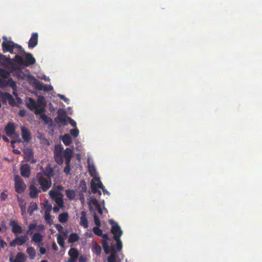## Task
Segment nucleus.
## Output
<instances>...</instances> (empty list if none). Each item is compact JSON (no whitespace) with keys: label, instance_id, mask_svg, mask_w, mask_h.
Instances as JSON below:
<instances>
[{"label":"nucleus","instance_id":"obj_37","mask_svg":"<svg viewBox=\"0 0 262 262\" xmlns=\"http://www.w3.org/2000/svg\"><path fill=\"white\" fill-rule=\"evenodd\" d=\"M116 241V248L118 251H120L122 249V243L120 239V237L115 235L114 238Z\"/></svg>","mask_w":262,"mask_h":262},{"label":"nucleus","instance_id":"obj_44","mask_svg":"<svg viewBox=\"0 0 262 262\" xmlns=\"http://www.w3.org/2000/svg\"><path fill=\"white\" fill-rule=\"evenodd\" d=\"M93 231L94 233L98 235V236H101L102 235V230L99 228V227H94L93 228Z\"/></svg>","mask_w":262,"mask_h":262},{"label":"nucleus","instance_id":"obj_45","mask_svg":"<svg viewBox=\"0 0 262 262\" xmlns=\"http://www.w3.org/2000/svg\"><path fill=\"white\" fill-rule=\"evenodd\" d=\"M94 179V181H97L98 183L96 184L98 188H101L103 192H104V186L102 184V182L100 180V179L99 178H95Z\"/></svg>","mask_w":262,"mask_h":262},{"label":"nucleus","instance_id":"obj_1","mask_svg":"<svg viewBox=\"0 0 262 262\" xmlns=\"http://www.w3.org/2000/svg\"><path fill=\"white\" fill-rule=\"evenodd\" d=\"M73 156V150L69 147L64 150L62 145H56L54 148V158L55 161L59 165L63 163V159L65 158L66 167L63 169V172L67 174L70 173L71 170L70 163Z\"/></svg>","mask_w":262,"mask_h":262},{"label":"nucleus","instance_id":"obj_24","mask_svg":"<svg viewBox=\"0 0 262 262\" xmlns=\"http://www.w3.org/2000/svg\"><path fill=\"white\" fill-rule=\"evenodd\" d=\"M111 251L112 252L107 258V262H120V260H117L118 256L116 252L114 251L113 248H112Z\"/></svg>","mask_w":262,"mask_h":262},{"label":"nucleus","instance_id":"obj_53","mask_svg":"<svg viewBox=\"0 0 262 262\" xmlns=\"http://www.w3.org/2000/svg\"><path fill=\"white\" fill-rule=\"evenodd\" d=\"M68 120L69 121V123L73 127L76 126V122L70 117H68Z\"/></svg>","mask_w":262,"mask_h":262},{"label":"nucleus","instance_id":"obj_6","mask_svg":"<svg viewBox=\"0 0 262 262\" xmlns=\"http://www.w3.org/2000/svg\"><path fill=\"white\" fill-rule=\"evenodd\" d=\"M3 39H5L2 42V47L4 53L9 52L13 54L14 49V42L11 40H7L6 36H3Z\"/></svg>","mask_w":262,"mask_h":262},{"label":"nucleus","instance_id":"obj_4","mask_svg":"<svg viewBox=\"0 0 262 262\" xmlns=\"http://www.w3.org/2000/svg\"><path fill=\"white\" fill-rule=\"evenodd\" d=\"M15 189L18 193H22L26 188V185L23 180L18 176L14 177Z\"/></svg>","mask_w":262,"mask_h":262},{"label":"nucleus","instance_id":"obj_15","mask_svg":"<svg viewBox=\"0 0 262 262\" xmlns=\"http://www.w3.org/2000/svg\"><path fill=\"white\" fill-rule=\"evenodd\" d=\"M25 159L27 162H29L31 163H35L36 161L33 159L34 153L31 149L27 148L24 151Z\"/></svg>","mask_w":262,"mask_h":262},{"label":"nucleus","instance_id":"obj_11","mask_svg":"<svg viewBox=\"0 0 262 262\" xmlns=\"http://www.w3.org/2000/svg\"><path fill=\"white\" fill-rule=\"evenodd\" d=\"M20 174L22 177L28 178L31 174V168L28 164H25L21 165L20 167Z\"/></svg>","mask_w":262,"mask_h":262},{"label":"nucleus","instance_id":"obj_60","mask_svg":"<svg viewBox=\"0 0 262 262\" xmlns=\"http://www.w3.org/2000/svg\"><path fill=\"white\" fill-rule=\"evenodd\" d=\"M6 80L0 78V87L3 88L5 86Z\"/></svg>","mask_w":262,"mask_h":262},{"label":"nucleus","instance_id":"obj_8","mask_svg":"<svg viewBox=\"0 0 262 262\" xmlns=\"http://www.w3.org/2000/svg\"><path fill=\"white\" fill-rule=\"evenodd\" d=\"M109 223L112 225L111 230V233L114 235L113 238H114L115 235L121 237L123 234V231L118 224L113 220H110Z\"/></svg>","mask_w":262,"mask_h":262},{"label":"nucleus","instance_id":"obj_22","mask_svg":"<svg viewBox=\"0 0 262 262\" xmlns=\"http://www.w3.org/2000/svg\"><path fill=\"white\" fill-rule=\"evenodd\" d=\"M42 174L45 177H47V178L51 179V178L53 177L54 175V170L52 167H51L50 166H48L45 167V170L43 171Z\"/></svg>","mask_w":262,"mask_h":262},{"label":"nucleus","instance_id":"obj_21","mask_svg":"<svg viewBox=\"0 0 262 262\" xmlns=\"http://www.w3.org/2000/svg\"><path fill=\"white\" fill-rule=\"evenodd\" d=\"M80 225L84 228H87L89 226L88 221L87 219V214L85 211L81 212V216L80 217Z\"/></svg>","mask_w":262,"mask_h":262},{"label":"nucleus","instance_id":"obj_52","mask_svg":"<svg viewBox=\"0 0 262 262\" xmlns=\"http://www.w3.org/2000/svg\"><path fill=\"white\" fill-rule=\"evenodd\" d=\"M15 48L19 50L21 53H24L25 52L21 46L14 42V49Z\"/></svg>","mask_w":262,"mask_h":262},{"label":"nucleus","instance_id":"obj_34","mask_svg":"<svg viewBox=\"0 0 262 262\" xmlns=\"http://www.w3.org/2000/svg\"><path fill=\"white\" fill-rule=\"evenodd\" d=\"M37 208L38 206L37 204L35 202H31L28 208V212L30 215H31L34 211L37 209Z\"/></svg>","mask_w":262,"mask_h":262},{"label":"nucleus","instance_id":"obj_55","mask_svg":"<svg viewBox=\"0 0 262 262\" xmlns=\"http://www.w3.org/2000/svg\"><path fill=\"white\" fill-rule=\"evenodd\" d=\"M89 171L91 176H93V172H96V169L94 166H89Z\"/></svg>","mask_w":262,"mask_h":262},{"label":"nucleus","instance_id":"obj_41","mask_svg":"<svg viewBox=\"0 0 262 262\" xmlns=\"http://www.w3.org/2000/svg\"><path fill=\"white\" fill-rule=\"evenodd\" d=\"M10 73L7 70L0 68V76L4 78H7Z\"/></svg>","mask_w":262,"mask_h":262},{"label":"nucleus","instance_id":"obj_43","mask_svg":"<svg viewBox=\"0 0 262 262\" xmlns=\"http://www.w3.org/2000/svg\"><path fill=\"white\" fill-rule=\"evenodd\" d=\"M37 227V224L36 223H31L29 226V229L27 232L26 234L28 235V234H32L33 233V230H34Z\"/></svg>","mask_w":262,"mask_h":262},{"label":"nucleus","instance_id":"obj_10","mask_svg":"<svg viewBox=\"0 0 262 262\" xmlns=\"http://www.w3.org/2000/svg\"><path fill=\"white\" fill-rule=\"evenodd\" d=\"M68 254L70 258L68 260V262H76L78 258L79 253L77 249L75 248H71L68 251Z\"/></svg>","mask_w":262,"mask_h":262},{"label":"nucleus","instance_id":"obj_42","mask_svg":"<svg viewBox=\"0 0 262 262\" xmlns=\"http://www.w3.org/2000/svg\"><path fill=\"white\" fill-rule=\"evenodd\" d=\"M57 241L58 245L61 247L63 248L64 246V241L63 238L59 234L57 237Z\"/></svg>","mask_w":262,"mask_h":262},{"label":"nucleus","instance_id":"obj_61","mask_svg":"<svg viewBox=\"0 0 262 262\" xmlns=\"http://www.w3.org/2000/svg\"><path fill=\"white\" fill-rule=\"evenodd\" d=\"M79 262H86V258L84 256L81 255L79 257Z\"/></svg>","mask_w":262,"mask_h":262},{"label":"nucleus","instance_id":"obj_31","mask_svg":"<svg viewBox=\"0 0 262 262\" xmlns=\"http://www.w3.org/2000/svg\"><path fill=\"white\" fill-rule=\"evenodd\" d=\"M27 253L29 255L31 259H34L36 256V251L35 249L32 247H28L26 250Z\"/></svg>","mask_w":262,"mask_h":262},{"label":"nucleus","instance_id":"obj_3","mask_svg":"<svg viewBox=\"0 0 262 262\" xmlns=\"http://www.w3.org/2000/svg\"><path fill=\"white\" fill-rule=\"evenodd\" d=\"M51 199L55 201L56 204L59 207H63L64 202L63 200V195L59 191L51 189L49 192Z\"/></svg>","mask_w":262,"mask_h":262},{"label":"nucleus","instance_id":"obj_64","mask_svg":"<svg viewBox=\"0 0 262 262\" xmlns=\"http://www.w3.org/2000/svg\"><path fill=\"white\" fill-rule=\"evenodd\" d=\"M101 236H102L104 238L103 239H106V241L111 240V239L108 237V234L107 233H102V235H101Z\"/></svg>","mask_w":262,"mask_h":262},{"label":"nucleus","instance_id":"obj_40","mask_svg":"<svg viewBox=\"0 0 262 262\" xmlns=\"http://www.w3.org/2000/svg\"><path fill=\"white\" fill-rule=\"evenodd\" d=\"M90 204H93L96 207L97 206H99V204L98 203L97 199L94 197H91L89 203V209L91 211L93 210V207L90 205Z\"/></svg>","mask_w":262,"mask_h":262},{"label":"nucleus","instance_id":"obj_7","mask_svg":"<svg viewBox=\"0 0 262 262\" xmlns=\"http://www.w3.org/2000/svg\"><path fill=\"white\" fill-rule=\"evenodd\" d=\"M28 239V236L27 234L24 235L17 236L13 240H12L9 244L11 247H15L16 245L22 246Z\"/></svg>","mask_w":262,"mask_h":262},{"label":"nucleus","instance_id":"obj_20","mask_svg":"<svg viewBox=\"0 0 262 262\" xmlns=\"http://www.w3.org/2000/svg\"><path fill=\"white\" fill-rule=\"evenodd\" d=\"M42 239V235L38 232L35 233L32 237V241L39 246L43 245Z\"/></svg>","mask_w":262,"mask_h":262},{"label":"nucleus","instance_id":"obj_35","mask_svg":"<svg viewBox=\"0 0 262 262\" xmlns=\"http://www.w3.org/2000/svg\"><path fill=\"white\" fill-rule=\"evenodd\" d=\"M69 218V214L67 212L62 213L58 216V220L61 223H63L66 222Z\"/></svg>","mask_w":262,"mask_h":262},{"label":"nucleus","instance_id":"obj_50","mask_svg":"<svg viewBox=\"0 0 262 262\" xmlns=\"http://www.w3.org/2000/svg\"><path fill=\"white\" fill-rule=\"evenodd\" d=\"M8 198V195L4 192H2L0 195V199L2 201H6Z\"/></svg>","mask_w":262,"mask_h":262},{"label":"nucleus","instance_id":"obj_30","mask_svg":"<svg viewBox=\"0 0 262 262\" xmlns=\"http://www.w3.org/2000/svg\"><path fill=\"white\" fill-rule=\"evenodd\" d=\"M7 85L11 87L13 90H15V89H17L16 83L12 78H8L7 81L6 80L5 86Z\"/></svg>","mask_w":262,"mask_h":262},{"label":"nucleus","instance_id":"obj_39","mask_svg":"<svg viewBox=\"0 0 262 262\" xmlns=\"http://www.w3.org/2000/svg\"><path fill=\"white\" fill-rule=\"evenodd\" d=\"M92 250L97 255H99L101 252V247L96 243L93 247Z\"/></svg>","mask_w":262,"mask_h":262},{"label":"nucleus","instance_id":"obj_51","mask_svg":"<svg viewBox=\"0 0 262 262\" xmlns=\"http://www.w3.org/2000/svg\"><path fill=\"white\" fill-rule=\"evenodd\" d=\"M58 96L62 100H63L65 102L69 103V99L65 97L64 95L62 94H58Z\"/></svg>","mask_w":262,"mask_h":262},{"label":"nucleus","instance_id":"obj_9","mask_svg":"<svg viewBox=\"0 0 262 262\" xmlns=\"http://www.w3.org/2000/svg\"><path fill=\"white\" fill-rule=\"evenodd\" d=\"M23 53L25 55V59H23L24 66L28 67L35 63L36 60L31 53L26 52Z\"/></svg>","mask_w":262,"mask_h":262},{"label":"nucleus","instance_id":"obj_49","mask_svg":"<svg viewBox=\"0 0 262 262\" xmlns=\"http://www.w3.org/2000/svg\"><path fill=\"white\" fill-rule=\"evenodd\" d=\"M37 102L39 104L42 105L43 106H45L46 103L43 97H39L37 100Z\"/></svg>","mask_w":262,"mask_h":262},{"label":"nucleus","instance_id":"obj_14","mask_svg":"<svg viewBox=\"0 0 262 262\" xmlns=\"http://www.w3.org/2000/svg\"><path fill=\"white\" fill-rule=\"evenodd\" d=\"M20 129L21 132V137L24 141L26 142H30L31 139V135L29 129L24 126H21Z\"/></svg>","mask_w":262,"mask_h":262},{"label":"nucleus","instance_id":"obj_18","mask_svg":"<svg viewBox=\"0 0 262 262\" xmlns=\"http://www.w3.org/2000/svg\"><path fill=\"white\" fill-rule=\"evenodd\" d=\"M13 62H15L19 65L23 66V59L19 55H15L14 58H6V63L10 65H12Z\"/></svg>","mask_w":262,"mask_h":262},{"label":"nucleus","instance_id":"obj_12","mask_svg":"<svg viewBox=\"0 0 262 262\" xmlns=\"http://www.w3.org/2000/svg\"><path fill=\"white\" fill-rule=\"evenodd\" d=\"M10 226L12 227V231L14 234H21L23 233L22 227L18 224L17 221L11 220L10 222Z\"/></svg>","mask_w":262,"mask_h":262},{"label":"nucleus","instance_id":"obj_47","mask_svg":"<svg viewBox=\"0 0 262 262\" xmlns=\"http://www.w3.org/2000/svg\"><path fill=\"white\" fill-rule=\"evenodd\" d=\"M94 223L97 227L101 226V223L99 217L95 213L94 215Z\"/></svg>","mask_w":262,"mask_h":262},{"label":"nucleus","instance_id":"obj_28","mask_svg":"<svg viewBox=\"0 0 262 262\" xmlns=\"http://www.w3.org/2000/svg\"><path fill=\"white\" fill-rule=\"evenodd\" d=\"M29 102L26 104L27 107L31 111H34L35 107L36 106L37 103L32 98H29Z\"/></svg>","mask_w":262,"mask_h":262},{"label":"nucleus","instance_id":"obj_59","mask_svg":"<svg viewBox=\"0 0 262 262\" xmlns=\"http://www.w3.org/2000/svg\"><path fill=\"white\" fill-rule=\"evenodd\" d=\"M23 72L20 71V70H18L16 72H15V74H13L14 76H17V77H21V74H22Z\"/></svg>","mask_w":262,"mask_h":262},{"label":"nucleus","instance_id":"obj_32","mask_svg":"<svg viewBox=\"0 0 262 262\" xmlns=\"http://www.w3.org/2000/svg\"><path fill=\"white\" fill-rule=\"evenodd\" d=\"M101 244L102 245V247L105 253L106 254H108L110 252V251L112 248H110L108 243L107 242V241L106 239H102Z\"/></svg>","mask_w":262,"mask_h":262},{"label":"nucleus","instance_id":"obj_56","mask_svg":"<svg viewBox=\"0 0 262 262\" xmlns=\"http://www.w3.org/2000/svg\"><path fill=\"white\" fill-rule=\"evenodd\" d=\"M26 112L25 110H21L19 111V113H18V115L20 117H25L26 116Z\"/></svg>","mask_w":262,"mask_h":262},{"label":"nucleus","instance_id":"obj_48","mask_svg":"<svg viewBox=\"0 0 262 262\" xmlns=\"http://www.w3.org/2000/svg\"><path fill=\"white\" fill-rule=\"evenodd\" d=\"M70 133L73 137H77L79 135V130L77 128L71 129Z\"/></svg>","mask_w":262,"mask_h":262},{"label":"nucleus","instance_id":"obj_27","mask_svg":"<svg viewBox=\"0 0 262 262\" xmlns=\"http://www.w3.org/2000/svg\"><path fill=\"white\" fill-rule=\"evenodd\" d=\"M41 119L43 121L44 123L47 125H52L53 124L52 119L45 114L40 115Z\"/></svg>","mask_w":262,"mask_h":262},{"label":"nucleus","instance_id":"obj_17","mask_svg":"<svg viewBox=\"0 0 262 262\" xmlns=\"http://www.w3.org/2000/svg\"><path fill=\"white\" fill-rule=\"evenodd\" d=\"M29 195L33 199L37 198L38 196L39 193L41 192V191L33 184H31L29 186Z\"/></svg>","mask_w":262,"mask_h":262},{"label":"nucleus","instance_id":"obj_5","mask_svg":"<svg viewBox=\"0 0 262 262\" xmlns=\"http://www.w3.org/2000/svg\"><path fill=\"white\" fill-rule=\"evenodd\" d=\"M68 117L63 110L59 109L57 111V116L54 119V121L56 123H61L63 126L67 125Z\"/></svg>","mask_w":262,"mask_h":262},{"label":"nucleus","instance_id":"obj_62","mask_svg":"<svg viewBox=\"0 0 262 262\" xmlns=\"http://www.w3.org/2000/svg\"><path fill=\"white\" fill-rule=\"evenodd\" d=\"M0 62L6 63V57L2 54H0Z\"/></svg>","mask_w":262,"mask_h":262},{"label":"nucleus","instance_id":"obj_33","mask_svg":"<svg viewBox=\"0 0 262 262\" xmlns=\"http://www.w3.org/2000/svg\"><path fill=\"white\" fill-rule=\"evenodd\" d=\"M66 194L69 199L73 200L75 199L76 197V194L74 190L72 189H67L66 190Z\"/></svg>","mask_w":262,"mask_h":262},{"label":"nucleus","instance_id":"obj_25","mask_svg":"<svg viewBox=\"0 0 262 262\" xmlns=\"http://www.w3.org/2000/svg\"><path fill=\"white\" fill-rule=\"evenodd\" d=\"M61 140L64 144L69 146L72 143V138L68 134H65L61 137Z\"/></svg>","mask_w":262,"mask_h":262},{"label":"nucleus","instance_id":"obj_57","mask_svg":"<svg viewBox=\"0 0 262 262\" xmlns=\"http://www.w3.org/2000/svg\"><path fill=\"white\" fill-rule=\"evenodd\" d=\"M52 209V207L51 205H49L47 206V208H46L45 210V213H50V212Z\"/></svg>","mask_w":262,"mask_h":262},{"label":"nucleus","instance_id":"obj_23","mask_svg":"<svg viewBox=\"0 0 262 262\" xmlns=\"http://www.w3.org/2000/svg\"><path fill=\"white\" fill-rule=\"evenodd\" d=\"M35 88L38 90H43L45 91H49L52 89V87L51 86H49L48 88L47 85L43 84L40 82H37L35 83Z\"/></svg>","mask_w":262,"mask_h":262},{"label":"nucleus","instance_id":"obj_63","mask_svg":"<svg viewBox=\"0 0 262 262\" xmlns=\"http://www.w3.org/2000/svg\"><path fill=\"white\" fill-rule=\"evenodd\" d=\"M55 227L59 232L61 231V230L63 229L62 226L60 224L55 225Z\"/></svg>","mask_w":262,"mask_h":262},{"label":"nucleus","instance_id":"obj_36","mask_svg":"<svg viewBox=\"0 0 262 262\" xmlns=\"http://www.w3.org/2000/svg\"><path fill=\"white\" fill-rule=\"evenodd\" d=\"M34 113L36 115H39L41 113H43L46 110L45 108V106H41L40 105L36 104V106L35 107L34 109Z\"/></svg>","mask_w":262,"mask_h":262},{"label":"nucleus","instance_id":"obj_46","mask_svg":"<svg viewBox=\"0 0 262 262\" xmlns=\"http://www.w3.org/2000/svg\"><path fill=\"white\" fill-rule=\"evenodd\" d=\"M45 220L46 222V223L48 224H51V215L50 213H45Z\"/></svg>","mask_w":262,"mask_h":262},{"label":"nucleus","instance_id":"obj_54","mask_svg":"<svg viewBox=\"0 0 262 262\" xmlns=\"http://www.w3.org/2000/svg\"><path fill=\"white\" fill-rule=\"evenodd\" d=\"M81 189L83 192H86L87 190L85 182L83 181L82 182H81Z\"/></svg>","mask_w":262,"mask_h":262},{"label":"nucleus","instance_id":"obj_58","mask_svg":"<svg viewBox=\"0 0 262 262\" xmlns=\"http://www.w3.org/2000/svg\"><path fill=\"white\" fill-rule=\"evenodd\" d=\"M63 207H59V206L57 205V206H54L53 208V212L54 213H57L59 212V210H60V208H62Z\"/></svg>","mask_w":262,"mask_h":262},{"label":"nucleus","instance_id":"obj_29","mask_svg":"<svg viewBox=\"0 0 262 262\" xmlns=\"http://www.w3.org/2000/svg\"><path fill=\"white\" fill-rule=\"evenodd\" d=\"M79 239V236L76 233H72L70 234L68 238V242L69 243H73L77 242Z\"/></svg>","mask_w":262,"mask_h":262},{"label":"nucleus","instance_id":"obj_2","mask_svg":"<svg viewBox=\"0 0 262 262\" xmlns=\"http://www.w3.org/2000/svg\"><path fill=\"white\" fill-rule=\"evenodd\" d=\"M36 179L37 185L40 186V188L43 192L47 191L51 187L52 184L51 179L46 178L40 173H37Z\"/></svg>","mask_w":262,"mask_h":262},{"label":"nucleus","instance_id":"obj_19","mask_svg":"<svg viewBox=\"0 0 262 262\" xmlns=\"http://www.w3.org/2000/svg\"><path fill=\"white\" fill-rule=\"evenodd\" d=\"M5 131L7 135L11 137L13 135L15 131V126L12 122H9L5 127Z\"/></svg>","mask_w":262,"mask_h":262},{"label":"nucleus","instance_id":"obj_38","mask_svg":"<svg viewBox=\"0 0 262 262\" xmlns=\"http://www.w3.org/2000/svg\"><path fill=\"white\" fill-rule=\"evenodd\" d=\"M91 191L93 193L96 194L98 192H100V190L97 189L98 187L97 186L96 183L95 181H94V179H93L91 180Z\"/></svg>","mask_w":262,"mask_h":262},{"label":"nucleus","instance_id":"obj_13","mask_svg":"<svg viewBox=\"0 0 262 262\" xmlns=\"http://www.w3.org/2000/svg\"><path fill=\"white\" fill-rule=\"evenodd\" d=\"M38 35L36 32H34L31 34V36L29 40L28 48L32 49L35 48L38 44Z\"/></svg>","mask_w":262,"mask_h":262},{"label":"nucleus","instance_id":"obj_16","mask_svg":"<svg viewBox=\"0 0 262 262\" xmlns=\"http://www.w3.org/2000/svg\"><path fill=\"white\" fill-rule=\"evenodd\" d=\"M1 97L5 101H8V103L11 106H14L16 104L15 100L13 97L9 93H3L1 94Z\"/></svg>","mask_w":262,"mask_h":262},{"label":"nucleus","instance_id":"obj_26","mask_svg":"<svg viewBox=\"0 0 262 262\" xmlns=\"http://www.w3.org/2000/svg\"><path fill=\"white\" fill-rule=\"evenodd\" d=\"M26 256L23 252H18L17 253L15 258V262H25Z\"/></svg>","mask_w":262,"mask_h":262}]
</instances>
